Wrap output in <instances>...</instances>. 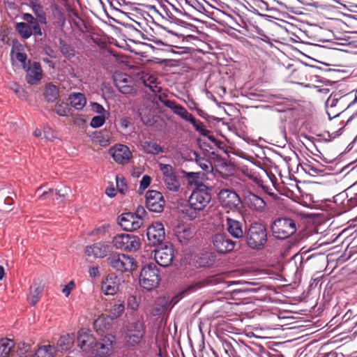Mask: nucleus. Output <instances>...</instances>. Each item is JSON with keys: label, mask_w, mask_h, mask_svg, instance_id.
<instances>
[{"label": "nucleus", "mask_w": 357, "mask_h": 357, "mask_svg": "<svg viewBox=\"0 0 357 357\" xmlns=\"http://www.w3.org/2000/svg\"><path fill=\"white\" fill-rule=\"evenodd\" d=\"M44 289V284L39 280H35L29 289L28 301L31 305H35L40 300V295Z\"/></svg>", "instance_id": "obj_23"}, {"label": "nucleus", "mask_w": 357, "mask_h": 357, "mask_svg": "<svg viewBox=\"0 0 357 357\" xmlns=\"http://www.w3.org/2000/svg\"><path fill=\"white\" fill-rule=\"evenodd\" d=\"M245 234L246 243L251 249L261 250L267 242V231L261 223H252Z\"/></svg>", "instance_id": "obj_2"}, {"label": "nucleus", "mask_w": 357, "mask_h": 357, "mask_svg": "<svg viewBox=\"0 0 357 357\" xmlns=\"http://www.w3.org/2000/svg\"><path fill=\"white\" fill-rule=\"evenodd\" d=\"M120 279L114 274L108 275L101 284V290L106 295H115L119 290Z\"/></svg>", "instance_id": "obj_20"}, {"label": "nucleus", "mask_w": 357, "mask_h": 357, "mask_svg": "<svg viewBox=\"0 0 357 357\" xmlns=\"http://www.w3.org/2000/svg\"><path fill=\"white\" fill-rule=\"evenodd\" d=\"M222 347L225 352L229 356H234L236 354L235 350L233 348L231 343L227 340L222 342Z\"/></svg>", "instance_id": "obj_50"}, {"label": "nucleus", "mask_w": 357, "mask_h": 357, "mask_svg": "<svg viewBox=\"0 0 357 357\" xmlns=\"http://www.w3.org/2000/svg\"><path fill=\"white\" fill-rule=\"evenodd\" d=\"M195 111L197 112V114H198L199 116H201V117H202V118H204V119H206V116H207V114H206L204 110H202V109H200V108L197 107V108L195 109Z\"/></svg>", "instance_id": "obj_64"}, {"label": "nucleus", "mask_w": 357, "mask_h": 357, "mask_svg": "<svg viewBox=\"0 0 357 357\" xmlns=\"http://www.w3.org/2000/svg\"><path fill=\"white\" fill-rule=\"evenodd\" d=\"M208 139L214 143V144L220 149L224 148V142L215 139L213 136H209Z\"/></svg>", "instance_id": "obj_61"}, {"label": "nucleus", "mask_w": 357, "mask_h": 357, "mask_svg": "<svg viewBox=\"0 0 357 357\" xmlns=\"http://www.w3.org/2000/svg\"><path fill=\"white\" fill-rule=\"evenodd\" d=\"M107 116H108L105 115H98L93 116L91 121L90 126L94 128L101 127L105 123Z\"/></svg>", "instance_id": "obj_42"}, {"label": "nucleus", "mask_w": 357, "mask_h": 357, "mask_svg": "<svg viewBox=\"0 0 357 357\" xmlns=\"http://www.w3.org/2000/svg\"><path fill=\"white\" fill-rule=\"evenodd\" d=\"M322 278L323 275H319V273L314 275L312 278V282L310 283V287H317L318 283L321 280Z\"/></svg>", "instance_id": "obj_55"}, {"label": "nucleus", "mask_w": 357, "mask_h": 357, "mask_svg": "<svg viewBox=\"0 0 357 357\" xmlns=\"http://www.w3.org/2000/svg\"><path fill=\"white\" fill-rule=\"evenodd\" d=\"M140 80L144 86L149 87L154 93L160 92L161 87L158 86V79L155 76L150 74L143 75Z\"/></svg>", "instance_id": "obj_25"}, {"label": "nucleus", "mask_w": 357, "mask_h": 357, "mask_svg": "<svg viewBox=\"0 0 357 357\" xmlns=\"http://www.w3.org/2000/svg\"><path fill=\"white\" fill-rule=\"evenodd\" d=\"M218 197L221 205L229 210L238 208L242 201L238 195L231 189L224 188L218 193Z\"/></svg>", "instance_id": "obj_9"}, {"label": "nucleus", "mask_w": 357, "mask_h": 357, "mask_svg": "<svg viewBox=\"0 0 357 357\" xmlns=\"http://www.w3.org/2000/svg\"><path fill=\"white\" fill-rule=\"evenodd\" d=\"M111 346L101 342H95L91 350L86 353L89 357H106L109 355Z\"/></svg>", "instance_id": "obj_24"}, {"label": "nucleus", "mask_w": 357, "mask_h": 357, "mask_svg": "<svg viewBox=\"0 0 357 357\" xmlns=\"http://www.w3.org/2000/svg\"><path fill=\"white\" fill-rule=\"evenodd\" d=\"M59 191L50 188L47 191H43L39 195L38 199L41 200H54L57 197H61Z\"/></svg>", "instance_id": "obj_38"}, {"label": "nucleus", "mask_w": 357, "mask_h": 357, "mask_svg": "<svg viewBox=\"0 0 357 357\" xmlns=\"http://www.w3.org/2000/svg\"><path fill=\"white\" fill-rule=\"evenodd\" d=\"M26 80L30 84H36L42 78L43 70L40 63L28 61V66L26 68Z\"/></svg>", "instance_id": "obj_18"}, {"label": "nucleus", "mask_w": 357, "mask_h": 357, "mask_svg": "<svg viewBox=\"0 0 357 357\" xmlns=\"http://www.w3.org/2000/svg\"><path fill=\"white\" fill-rule=\"evenodd\" d=\"M116 185L119 191L121 193H124V187H126V183L123 178H120L119 176H116Z\"/></svg>", "instance_id": "obj_54"}, {"label": "nucleus", "mask_w": 357, "mask_h": 357, "mask_svg": "<svg viewBox=\"0 0 357 357\" xmlns=\"http://www.w3.org/2000/svg\"><path fill=\"white\" fill-rule=\"evenodd\" d=\"M9 88L13 90L18 97L22 98L25 96L24 90L16 82H10L9 84Z\"/></svg>", "instance_id": "obj_44"}, {"label": "nucleus", "mask_w": 357, "mask_h": 357, "mask_svg": "<svg viewBox=\"0 0 357 357\" xmlns=\"http://www.w3.org/2000/svg\"><path fill=\"white\" fill-rule=\"evenodd\" d=\"M169 304V300L165 297L158 298L155 303L154 307H153L152 314L153 316L160 314L167 309Z\"/></svg>", "instance_id": "obj_31"}, {"label": "nucleus", "mask_w": 357, "mask_h": 357, "mask_svg": "<svg viewBox=\"0 0 357 357\" xmlns=\"http://www.w3.org/2000/svg\"><path fill=\"white\" fill-rule=\"evenodd\" d=\"M151 183V178L150 176H147V175H144L141 181H140V183H139V188L142 189V190H144L146 189V188L149 187V185H150Z\"/></svg>", "instance_id": "obj_52"}, {"label": "nucleus", "mask_w": 357, "mask_h": 357, "mask_svg": "<svg viewBox=\"0 0 357 357\" xmlns=\"http://www.w3.org/2000/svg\"><path fill=\"white\" fill-rule=\"evenodd\" d=\"M74 340L75 335L73 333L61 336L57 342L59 350L63 351L70 349L74 343Z\"/></svg>", "instance_id": "obj_29"}, {"label": "nucleus", "mask_w": 357, "mask_h": 357, "mask_svg": "<svg viewBox=\"0 0 357 357\" xmlns=\"http://www.w3.org/2000/svg\"><path fill=\"white\" fill-rule=\"evenodd\" d=\"M212 244L217 252L226 254L234 249L236 241H232L226 234H216L212 237Z\"/></svg>", "instance_id": "obj_11"}, {"label": "nucleus", "mask_w": 357, "mask_h": 357, "mask_svg": "<svg viewBox=\"0 0 357 357\" xmlns=\"http://www.w3.org/2000/svg\"><path fill=\"white\" fill-rule=\"evenodd\" d=\"M44 96L48 102H54L59 96V90L55 85L48 84L45 88Z\"/></svg>", "instance_id": "obj_36"}, {"label": "nucleus", "mask_w": 357, "mask_h": 357, "mask_svg": "<svg viewBox=\"0 0 357 357\" xmlns=\"http://www.w3.org/2000/svg\"><path fill=\"white\" fill-rule=\"evenodd\" d=\"M188 106L190 109L195 110L198 107V104L194 100H190L188 102Z\"/></svg>", "instance_id": "obj_63"}, {"label": "nucleus", "mask_w": 357, "mask_h": 357, "mask_svg": "<svg viewBox=\"0 0 357 357\" xmlns=\"http://www.w3.org/2000/svg\"><path fill=\"white\" fill-rule=\"evenodd\" d=\"M166 188L172 192H178L180 188V183L176 174L163 179Z\"/></svg>", "instance_id": "obj_35"}, {"label": "nucleus", "mask_w": 357, "mask_h": 357, "mask_svg": "<svg viewBox=\"0 0 357 357\" xmlns=\"http://www.w3.org/2000/svg\"><path fill=\"white\" fill-rule=\"evenodd\" d=\"M184 177L189 180L190 183H193L197 181V179L199 178L201 173L200 172H183Z\"/></svg>", "instance_id": "obj_48"}, {"label": "nucleus", "mask_w": 357, "mask_h": 357, "mask_svg": "<svg viewBox=\"0 0 357 357\" xmlns=\"http://www.w3.org/2000/svg\"><path fill=\"white\" fill-rule=\"evenodd\" d=\"M193 236V232L188 227H178L176 231V237L178 240L182 243H187Z\"/></svg>", "instance_id": "obj_34"}, {"label": "nucleus", "mask_w": 357, "mask_h": 357, "mask_svg": "<svg viewBox=\"0 0 357 357\" xmlns=\"http://www.w3.org/2000/svg\"><path fill=\"white\" fill-rule=\"evenodd\" d=\"M227 230L232 237L237 239L243 238L245 234L242 222L229 217L227 218Z\"/></svg>", "instance_id": "obj_22"}, {"label": "nucleus", "mask_w": 357, "mask_h": 357, "mask_svg": "<svg viewBox=\"0 0 357 357\" xmlns=\"http://www.w3.org/2000/svg\"><path fill=\"white\" fill-rule=\"evenodd\" d=\"M128 308L132 310H136L139 307V302L135 296H130L128 298L127 301Z\"/></svg>", "instance_id": "obj_46"}, {"label": "nucleus", "mask_w": 357, "mask_h": 357, "mask_svg": "<svg viewBox=\"0 0 357 357\" xmlns=\"http://www.w3.org/2000/svg\"><path fill=\"white\" fill-rule=\"evenodd\" d=\"M174 257V250L171 245H165L155 250L154 258L158 265L162 267L169 266Z\"/></svg>", "instance_id": "obj_16"}, {"label": "nucleus", "mask_w": 357, "mask_h": 357, "mask_svg": "<svg viewBox=\"0 0 357 357\" xmlns=\"http://www.w3.org/2000/svg\"><path fill=\"white\" fill-rule=\"evenodd\" d=\"M75 284L74 281L71 280L68 284L64 285L62 289V292L64 294V295L68 297L70 291L75 288Z\"/></svg>", "instance_id": "obj_51"}, {"label": "nucleus", "mask_w": 357, "mask_h": 357, "mask_svg": "<svg viewBox=\"0 0 357 357\" xmlns=\"http://www.w3.org/2000/svg\"><path fill=\"white\" fill-rule=\"evenodd\" d=\"M273 235L278 239H286L296 231L294 220L289 218H279L271 225Z\"/></svg>", "instance_id": "obj_4"}, {"label": "nucleus", "mask_w": 357, "mask_h": 357, "mask_svg": "<svg viewBox=\"0 0 357 357\" xmlns=\"http://www.w3.org/2000/svg\"><path fill=\"white\" fill-rule=\"evenodd\" d=\"M165 199L161 192L148 190L145 195V204L147 209L153 213H161L165 206Z\"/></svg>", "instance_id": "obj_10"}, {"label": "nucleus", "mask_w": 357, "mask_h": 357, "mask_svg": "<svg viewBox=\"0 0 357 357\" xmlns=\"http://www.w3.org/2000/svg\"><path fill=\"white\" fill-rule=\"evenodd\" d=\"M145 333L146 326L143 318L135 320L126 328V342L130 346L138 344L142 341Z\"/></svg>", "instance_id": "obj_7"}, {"label": "nucleus", "mask_w": 357, "mask_h": 357, "mask_svg": "<svg viewBox=\"0 0 357 357\" xmlns=\"http://www.w3.org/2000/svg\"><path fill=\"white\" fill-rule=\"evenodd\" d=\"M159 168L162 173L163 179L175 174L174 169L171 165L160 163Z\"/></svg>", "instance_id": "obj_41"}, {"label": "nucleus", "mask_w": 357, "mask_h": 357, "mask_svg": "<svg viewBox=\"0 0 357 357\" xmlns=\"http://www.w3.org/2000/svg\"><path fill=\"white\" fill-rule=\"evenodd\" d=\"M22 18L29 25L37 20V18H35L31 14L29 13H24L22 16Z\"/></svg>", "instance_id": "obj_59"}, {"label": "nucleus", "mask_w": 357, "mask_h": 357, "mask_svg": "<svg viewBox=\"0 0 357 357\" xmlns=\"http://www.w3.org/2000/svg\"><path fill=\"white\" fill-rule=\"evenodd\" d=\"M147 238L149 243L156 245L163 242L165 238V229L162 223L155 222L147 228Z\"/></svg>", "instance_id": "obj_13"}, {"label": "nucleus", "mask_w": 357, "mask_h": 357, "mask_svg": "<svg viewBox=\"0 0 357 357\" xmlns=\"http://www.w3.org/2000/svg\"><path fill=\"white\" fill-rule=\"evenodd\" d=\"M350 190L354 191V196L347 199V204L350 208L357 206V182L349 188Z\"/></svg>", "instance_id": "obj_43"}, {"label": "nucleus", "mask_w": 357, "mask_h": 357, "mask_svg": "<svg viewBox=\"0 0 357 357\" xmlns=\"http://www.w3.org/2000/svg\"><path fill=\"white\" fill-rule=\"evenodd\" d=\"M135 215H137L139 219L144 221V218L145 215L146 214V211L144 206H138L136 208V211L135 213H133Z\"/></svg>", "instance_id": "obj_53"}, {"label": "nucleus", "mask_w": 357, "mask_h": 357, "mask_svg": "<svg viewBox=\"0 0 357 357\" xmlns=\"http://www.w3.org/2000/svg\"><path fill=\"white\" fill-rule=\"evenodd\" d=\"M317 165L318 164H314L310 161H307L301 164V168L310 175L315 176L321 172V170L318 168Z\"/></svg>", "instance_id": "obj_37"}, {"label": "nucleus", "mask_w": 357, "mask_h": 357, "mask_svg": "<svg viewBox=\"0 0 357 357\" xmlns=\"http://www.w3.org/2000/svg\"><path fill=\"white\" fill-rule=\"evenodd\" d=\"M119 225L125 231H135L141 227L143 222L133 213L121 214L119 218Z\"/></svg>", "instance_id": "obj_15"}, {"label": "nucleus", "mask_w": 357, "mask_h": 357, "mask_svg": "<svg viewBox=\"0 0 357 357\" xmlns=\"http://www.w3.org/2000/svg\"><path fill=\"white\" fill-rule=\"evenodd\" d=\"M89 274L91 278H95L100 275L98 266H92L89 270Z\"/></svg>", "instance_id": "obj_56"}, {"label": "nucleus", "mask_w": 357, "mask_h": 357, "mask_svg": "<svg viewBox=\"0 0 357 357\" xmlns=\"http://www.w3.org/2000/svg\"><path fill=\"white\" fill-rule=\"evenodd\" d=\"M119 123L122 128L126 129L130 125V119L128 117H123L120 119Z\"/></svg>", "instance_id": "obj_57"}, {"label": "nucleus", "mask_w": 357, "mask_h": 357, "mask_svg": "<svg viewBox=\"0 0 357 357\" xmlns=\"http://www.w3.org/2000/svg\"><path fill=\"white\" fill-rule=\"evenodd\" d=\"M211 199V194L206 185H199L195 189L188 199V204L195 211L204 210Z\"/></svg>", "instance_id": "obj_6"}, {"label": "nucleus", "mask_w": 357, "mask_h": 357, "mask_svg": "<svg viewBox=\"0 0 357 357\" xmlns=\"http://www.w3.org/2000/svg\"><path fill=\"white\" fill-rule=\"evenodd\" d=\"M108 264L121 272H130L135 268V259L125 254H115L108 259Z\"/></svg>", "instance_id": "obj_8"}, {"label": "nucleus", "mask_w": 357, "mask_h": 357, "mask_svg": "<svg viewBox=\"0 0 357 357\" xmlns=\"http://www.w3.org/2000/svg\"><path fill=\"white\" fill-rule=\"evenodd\" d=\"M114 84L118 90L123 94H132L135 92L131 78L126 75L119 74L114 77Z\"/></svg>", "instance_id": "obj_19"}, {"label": "nucleus", "mask_w": 357, "mask_h": 357, "mask_svg": "<svg viewBox=\"0 0 357 357\" xmlns=\"http://www.w3.org/2000/svg\"><path fill=\"white\" fill-rule=\"evenodd\" d=\"M160 280L159 270L154 264H149L142 269L139 275V284L143 289L147 291L155 289L158 286Z\"/></svg>", "instance_id": "obj_3"}, {"label": "nucleus", "mask_w": 357, "mask_h": 357, "mask_svg": "<svg viewBox=\"0 0 357 357\" xmlns=\"http://www.w3.org/2000/svg\"><path fill=\"white\" fill-rule=\"evenodd\" d=\"M30 6L34 15L38 19L42 24H47L46 13L43 10V6L37 0H31L30 1Z\"/></svg>", "instance_id": "obj_27"}, {"label": "nucleus", "mask_w": 357, "mask_h": 357, "mask_svg": "<svg viewBox=\"0 0 357 357\" xmlns=\"http://www.w3.org/2000/svg\"><path fill=\"white\" fill-rule=\"evenodd\" d=\"M110 251L111 248L109 243L100 241L86 246L85 254L95 258H104Z\"/></svg>", "instance_id": "obj_17"}, {"label": "nucleus", "mask_w": 357, "mask_h": 357, "mask_svg": "<svg viewBox=\"0 0 357 357\" xmlns=\"http://www.w3.org/2000/svg\"><path fill=\"white\" fill-rule=\"evenodd\" d=\"M338 102V99L330 96L326 101V105L327 107L330 106L331 107H333L336 106Z\"/></svg>", "instance_id": "obj_60"}, {"label": "nucleus", "mask_w": 357, "mask_h": 357, "mask_svg": "<svg viewBox=\"0 0 357 357\" xmlns=\"http://www.w3.org/2000/svg\"><path fill=\"white\" fill-rule=\"evenodd\" d=\"M15 59L22 63V66L23 68H26L28 66V62L26 63L27 56L24 52H17L15 54Z\"/></svg>", "instance_id": "obj_49"}, {"label": "nucleus", "mask_w": 357, "mask_h": 357, "mask_svg": "<svg viewBox=\"0 0 357 357\" xmlns=\"http://www.w3.org/2000/svg\"><path fill=\"white\" fill-rule=\"evenodd\" d=\"M161 102L168 108H169L174 114L178 116L181 119L192 125L194 129L202 136H208L209 130H207L203 122L196 119L194 116L190 113L183 106L178 104L176 102L170 100H162L159 96Z\"/></svg>", "instance_id": "obj_1"}, {"label": "nucleus", "mask_w": 357, "mask_h": 357, "mask_svg": "<svg viewBox=\"0 0 357 357\" xmlns=\"http://www.w3.org/2000/svg\"><path fill=\"white\" fill-rule=\"evenodd\" d=\"M69 100L71 106L77 110L82 109L86 103L85 96L81 93L70 94Z\"/></svg>", "instance_id": "obj_28"}, {"label": "nucleus", "mask_w": 357, "mask_h": 357, "mask_svg": "<svg viewBox=\"0 0 357 357\" xmlns=\"http://www.w3.org/2000/svg\"><path fill=\"white\" fill-rule=\"evenodd\" d=\"M96 341V338L89 331L84 329L79 331L77 343L83 351L87 353L89 350H91Z\"/></svg>", "instance_id": "obj_21"}, {"label": "nucleus", "mask_w": 357, "mask_h": 357, "mask_svg": "<svg viewBox=\"0 0 357 357\" xmlns=\"http://www.w3.org/2000/svg\"><path fill=\"white\" fill-rule=\"evenodd\" d=\"M15 343L13 340L3 338L0 340V357H10Z\"/></svg>", "instance_id": "obj_30"}, {"label": "nucleus", "mask_w": 357, "mask_h": 357, "mask_svg": "<svg viewBox=\"0 0 357 357\" xmlns=\"http://www.w3.org/2000/svg\"><path fill=\"white\" fill-rule=\"evenodd\" d=\"M109 153L116 163L123 165L128 164L132 156L129 147L121 144L111 147L109 149Z\"/></svg>", "instance_id": "obj_12"}, {"label": "nucleus", "mask_w": 357, "mask_h": 357, "mask_svg": "<svg viewBox=\"0 0 357 357\" xmlns=\"http://www.w3.org/2000/svg\"><path fill=\"white\" fill-rule=\"evenodd\" d=\"M243 202L249 209L257 213L264 212L266 206V203L262 197L250 191L244 194Z\"/></svg>", "instance_id": "obj_14"}, {"label": "nucleus", "mask_w": 357, "mask_h": 357, "mask_svg": "<svg viewBox=\"0 0 357 357\" xmlns=\"http://www.w3.org/2000/svg\"><path fill=\"white\" fill-rule=\"evenodd\" d=\"M112 243L116 249L130 252L138 250L141 246L140 238L129 234H116L112 239Z\"/></svg>", "instance_id": "obj_5"}, {"label": "nucleus", "mask_w": 357, "mask_h": 357, "mask_svg": "<svg viewBox=\"0 0 357 357\" xmlns=\"http://www.w3.org/2000/svg\"><path fill=\"white\" fill-rule=\"evenodd\" d=\"M124 310V304L118 301L113 305L110 311V316L112 319H116L123 314Z\"/></svg>", "instance_id": "obj_39"}, {"label": "nucleus", "mask_w": 357, "mask_h": 357, "mask_svg": "<svg viewBox=\"0 0 357 357\" xmlns=\"http://www.w3.org/2000/svg\"><path fill=\"white\" fill-rule=\"evenodd\" d=\"M262 188L264 191L271 197H273L274 198L278 197L277 194H275L274 192V188H273L272 187L264 185L262 186Z\"/></svg>", "instance_id": "obj_58"}, {"label": "nucleus", "mask_w": 357, "mask_h": 357, "mask_svg": "<svg viewBox=\"0 0 357 357\" xmlns=\"http://www.w3.org/2000/svg\"><path fill=\"white\" fill-rule=\"evenodd\" d=\"M55 112L60 116H66L68 115L70 108L68 105L65 102H57L54 107Z\"/></svg>", "instance_id": "obj_40"}, {"label": "nucleus", "mask_w": 357, "mask_h": 357, "mask_svg": "<svg viewBox=\"0 0 357 357\" xmlns=\"http://www.w3.org/2000/svg\"><path fill=\"white\" fill-rule=\"evenodd\" d=\"M55 352L54 346L43 345L38 347L32 357H54Z\"/></svg>", "instance_id": "obj_32"}, {"label": "nucleus", "mask_w": 357, "mask_h": 357, "mask_svg": "<svg viewBox=\"0 0 357 357\" xmlns=\"http://www.w3.org/2000/svg\"><path fill=\"white\" fill-rule=\"evenodd\" d=\"M15 29L20 37L23 39H28L32 35L31 26L26 22H18L15 25Z\"/></svg>", "instance_id": "obj_33"}, {"label": "nucleus", "mask_w": 357, "mask_h": 357, "mask_svg": "<svg viewBox=\"0 0 357 357\" xmlns=\"http://www.w3.org/2000/svg\"><path fill=\"white\" fill-rule=\"evenodd\" d=\"M39 22H39L38 19L37 18V20H35V22L30 24L29 25L31 26V28L32 34H34L35 36H41L43 35V33H42Z\"/></svg>", "instance_id": "obj_45"}, {"label": "nucleus", "mask_w": 357, "mask_h": 357, "mask_svg": "<svg viewBox=\"0 0 357 357\" xmlns=\"http://www.w3.org/2000/svg\"><path fill=\"white\" fill-rule=\"evenodd\" d=\"M91 107H92V109L95 112H96L100 115L109 116L108 112H107L100 104H99L98 102H93L91 105Z\"/></svg>", "instance_id": "obj_47"}, {"label": "nucleus", "mask_w": 357, "mask_h": 357, "mask_svg": "<svg viewBox=\"0 0 357 357\" xmlns=\"http://www.w3.org/2000/svg\"><path fill=\"white\" fill-rule=\"evenodd\" d=\"M142 151L146 154L158 155L164 152L163 148L155 142L144 141L141 144Z\"/></svg>", "instance_id": "obj_26"}, {"label": "nucleus", "mask_w": 357, "mask_h": 357, "mask_svg": "<svg viewBox=\"0 0 357 357\" xmlns=\"http://www.w3.org/2000/svg\"><path fill=\"white\" fill-rule=\"evenodd\" d=\"M105 193L109 197H113L116 195V190L114 188H107L105 190Z\"/></svg>", "instance_id": "obj_62"}]
</instances>
